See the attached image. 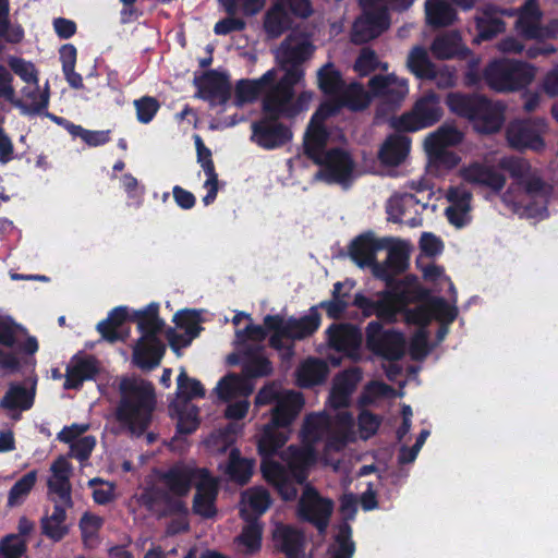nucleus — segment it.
I'll return each instance as SVG.
<instances>
[{
    "label": "nucleus",
    "instance_id": "5701e85b",
    "mask_svg": "<svg viewBox=\"0 0 558 558\" xmlns=\"http://www.w3.org/2000/svg\"><path fill=\"white\" fill-rule=\"evenodd\" d=\"M263 477L270 484L284 501H292L298 496L299 484L289 471L279 462H266L262 468Z\"/></svg>",
    "mask_w": 558,
    "mask_h": 558
},
{
    "label": "nucleus",
    "instance_id": "864d4df0",
    "mask_svg": "<svg viewBox=\"0 0 558 558\" xmlns=\"http://www.w3.org/2000/svg\"><path fill=\"white\" fill-rule=\"evenodd\" d=\"M104 523L99 515L85 512L80 519V530L85 546L94 548L98 545V532Z\"/></svg>",
    "mask_w": 558,
    "mask_h": 558
},
{
    "label": "nucleus",
    "instance_id": "0e129e2a",
    "mask_svg": "<svg viewBox=\"0 0 558 558\" xmlns=\"http://www.w3.org/2000/svg\"><path fill=\"white\" fill-rule=\"evenodd\" d=\"M26 550V541L17 534H8L0 541V558H22Z\"/></svg>",
    "mask_w": 558,
    "mask_h": 558
},
{
    "label": "nucleus",
    "instance_id": "bb28decb",
    "mask_svg": "<svg viewBox=\"0 0 558 558\" xmlns=\"http://www.w3.org/2000/svg\"><path fill=\"white\" fill-rule=\"evenodd\" d=\"M543 15L538 0H525L519 8V19L514 24L515 31L524 39L534 40L541 31Z\"/></svg>",
    "mask_w": 558,
    "mask_h": 558
},
{
    "label": "nucleus",
    "instance_id": "2f4dec72",
    "mask_svg": "<svg viewBox=\"0 0 558 558\" xmlns=\"http://www.w3.org/2000/svg\"><path fill=\"white\" fill-rule=\"evenodd\" d=\"M196 468L174 465L162 472L160 481L166 485L167 492L177 497H185L193 485Z\"/></svg>",
    "mask_w": 558,
    "mask_h": 558
},
{
    "label": "nucleus",
    "instance_id": "a19ab883",
    "mask_svg": "<svg viewBox=\"0 0 558 558\" xmlns=\"http://www.w3.org/2000/svg\"><path fill=\"white\" fill-rule=\"evenodd\" d=\"M35 389L28 390L22 384H11L0 401V407L7 410H29L34 404Z\"/></svg>",
    "mask_w": 558,
    "mask_h": 558
},
{
    "label": "nucleus",
    "instance_id": "09e8293b",
    "mask_svg": "<svg viewBox=\"0 0 558 558\" xmlns=\"http://www.w3.org/2000/svg\"><path fill=\"white\" fill-rule=\"evenodd\" d=\"M410 304H416L413 308L404 306L398 312V316L401 314L404 322L408 325H415L418 328L426 329L432 322V314L429 310L428 301H413Z\"/></svg>",
    "mask_w": 558,
    "mask_h": 558
},
{
    "label": "nucleus",
    "instance_id": "4468645a",
    "mask_svg": "<svg viewBox=\"0 0 558 558\" xmlns=\"http://www.w3.org/2000/svg\"><path fill=\"white\" fill-rule=\"evenodd\" d=\"M368 87L375 97L380 98L376 118H384L398 110L409 93L408 80L398 78L393 74L371 77Z\"/></svg>",
    "mask_w": 558,
    "mask_h": 558
},
{
    "label": "nucleus",
    "instance_id": "72a5a7b5",
    "mask_svg": "<svg viewBox=\"0 0 558 558\" xmlns=\"http://www.w3.org/2000/svg\"><path fill=\"white\" fill-rule=\"evenodd\" d=\"M329 374L327 361L318 357L305 359L296 368V384L301 388H312L326 381Z\"/></svg>",
    "mask_w": 558,
    "mask_h": 558
},
{
    "label": "nucleus",
    "instance_id": "c03bdc74",
    "mask_svg": "<svg viewBox=\"0 0 558 558\" xmlns=\"http://www.w3.org/2000/svg\"><path fill=\"white\" fill-rule=\"evenodd\" d=\"M340 511L342 522L336 536L339 548L331 558H349V492L347 490L345 480L343 481V493L340 498Z\"/></svg>",
    "mask_w": 558,
    "mask_h": 558
},
{
    "label": "nucleus",
    "instance_id": "f704fd0d",
    "mask_svg": "<svg viewBox=\"0 0 558 558\" xmlns=\"http://www.w3.org/2000/svg\"><path fill=\"white\" fill-rule=\"evenodd\" d=\"M400 133L389 135L383 143L378 151V158L383 165L399 166L409 155L411 140Z\"/></svg>",
    "mask_w": 558,
    "mask_h": 558
},
{
    "label": "nucleus",
    "instance_id": "7ed1b4c3",
    "mask_svg": "<svg viewBox=\"0 0 558 558\" xmlns=\"http://www.w3.org/2000/svg\"><path fill=\"white\" fill-rule=\"evenodd\" d=\"M413 301H428L432 320L440 324H452L458 316V308L450 305L441 296H433L428 289L424 288L416 276L408 275L399 280L395 289L381 291L375 296L355 294L351 305L360 308L364 316L375 315L388 324L398 320V312Z\"/></svg>",
    "mask_w": 558,
    "mask_h": 558
},
{
    "label": "nucleus",
    "instance_id": "20e7f679",
    "mask_svg": "<svg viewBox=\"0 0 558 558\" xmlns=\"http://www.w3.org/2000/svg\"><path fill=\"white\" fill-rule=\"evenodd\" d=\"M351 260L360 268H369L374 278L385 282L383 291L395 289L397 277L409 268L410 251L403 241L377 239L368 231L351 241Z\"/></svg>",
    "mask_w": 558,
    "mask_h": 558
},
{
    "label": "nucleus",
    "instance_id": "e433bc0d",
    "mask_svg": "<svg viewBox=\"0 0 558 558\" xmlns=\"http://www.w3.org/2000/svg\"><path fill=\"white\" fill-rule=\"evenodd\" d=\"M276 549L283 553L287 558H302L304 536L290 525H279L274 532Z\"/></svg>",
    "mask_w": 558,
    "mask_h": 558
},
{
    "label": "nucleus",
    "instance_id": "de8ad7c7",
    "mask_svg": "<svg viewBox=\"0 0 558 558\" xmlns=\"http://www.w3.org/2000/svg\"><path fill=\"white\" fill-rule=\"evenodd\" d=\"M464 138L463 133L453 125H442L427 135L424 146L447 148L459 145Z\"/></svg>",
    "mask_w": 558,
    "mask_h": 558
},
{
    "label": "nucleus",
    "instance_id": "cd10ccee",
    "mask_svg": "<svg viewBox=\"0 0 558 558\" xmlns=\"http://www.w3.org/2000/svg\"><path fill=\"white\" fill-rule=\"evenodd\" d=\"M433 56L438 60L465 59L471 50L462 43L461 35L451 31L435 37L430 45Z\"/></svg>",
    "mask_w": 558,
    "mask_h": 558
},
{
    "label": "nucleus",
    "instance_id": "4be33fe9",
    "mask_svg": "<svg viewBox=\"0 0 558 558\" xmlns=\"http://www.w3.org/2000/svg\"><path fill=\"white\" fill-rule=\"evenodd\" d=\"M167 347L160 338H138L132 354V362L142 371L158 367Z\"/></svg>",
    "mask_w": 558,
    "mask_h": 558
},
{
    "label": "nucleus",
    "instance_id": "c756f323",
    "mask_svg": "<svg viewBox=\"0 0 558 558\" xmlns=\"http://www.w3.org/2000/svg\"><path fill=\"white\" fill-rule=\"evenodd\" d=\"M465 181L486 186L495 193L501 192L506 185V177L494 167L480 162L471 163L463 171Z\"/></svg>",
    "mask_w": 558,
    "mask_h": 558
},
{
    "label": "nucleus",
    "instance_id": "338daca9",
    "mask_svg": "<svg viewBox=\"0 0 558 558\" xmlns=\"http://www.w3.org/2000/svg\"><path fill=\"white\" fill-rule=\"evenodd\" d=\"M379 66L380 62L376 52L369 47H364L361 49V52L352 68L360 76H367L375 72Z\"/></svg>",
    "mask_w": 558,
    "mask_h": 558
},
{
    "label": "nucleus",
    "instance_id": "f03ea898",
    "mask_svg": "<svg viewBox=\"0 0 558 558\" xmlns=\"http://www.w3.org/2000/svg\"><path fill=\"white\" fill-rule=\"evenodd\" d=\"M302 446L290 445L280 454L286 469L301 484L307 481L310 470L317 461L316 444L324 441L322 459L325 464L338 468L339 459L332 458L349 444L348 412L332 420L326 413H311L305 417L301 430Z\"/></svg>",
    "mask_w": 558,
    "mask_h": 558
},
{
    "label": "nucleus",
    "instance_id": "774afa93",
    "mask_svg": "<svg viewBox=\"0 0 558 558\" xmlns=\"http://www.w3.org/2000/svg\"><path fill=\"white\" fill-rule=\"evenodd\" d=\"M391 388L378 380H371L367 383L359 397L357 403L360 408H365L373 404L378 398L384 397Z\"/></svg>",
    "mask_w": 558,
    "mask_h": 558
},
{
    "label": "nucleus",
    "instance_id": "b1692460",
    "mask_svg": "<svg viewBox=\"0 0 558 558\" xmlns=\"http://www.w3.org/2000/svg\"><path fill=\"white\" fill-rule=\"evenodd\" d=\"M472 193L461 186H454L448 190L447 199L450 205L446 208L445 215L452 226L462 228L468 223V215L472 208Z\"/></svg>",
    "mask_w": 558,
    "mask_h": 558
},
{
    "label": "nucleus",
    "instance_id": "2eb2a0df",
    "mask_svg": "<svg viewBox=\"0 0 558 558\" xmlns=\"http://www.w3.org/2000/svg\"><path fill=\"white\" fill-rule=\"evenodd\" d=\"M379 322L368 323L366 327V348L375 355L390 362L402 359L405 352V338L402 332L396 330H384Z\"/></svg>",
    "mask_w": 558,
    "mask_h": 558
},
{
    "label": "nucleus",
    "instance_id": "37998d69",
    "mask_svg": "<svg viewBox=\"0 0 558 558\" xmlns=\"http://www.w3.org/2000/svg\"><path fill=\"white\" fill-rule=\"evenodd\" d=\"M434 65L435 63H433L426 48L423 46H414L409 51L407 68L416 78L425 81L426 77L434 76Z\"/></svg>",
    "mask_w": 558,
    "mask_h": 558
},
{
    "label": "nucleus",
    "instance_id": "39448f33",
    "mask_svg": "<svg viewBox=\"0 0 558 558\" xmlns=\"http://www.w3.org/2000/svg\"><path fill=\"white\" fill-rule=\"evenodd\" d=\"M120 401L116 417L137 437L149 427L156 408L155 388L149 381L123 377L119 384Z\"/></svg>",
    "mask_w": 558,
    "mask_h": 558
},
{
    "label": "nucleus",
    "instance_id": "dca6fc26",
    "mask_svg": "<svg viewBox=\"0 0 558 558\" xmlns=\"http://www.w3.org/2000/svg\"><path fill=\"white\" fill-rule=\"evenodd\" d=\"M547 122L543 118L514 120L507 128V140L511 147L542 151L545 148L544 134Z\"/></svg>",
    "mask_w": 558,
    "mask_h": 558
},
{
    "label": "nucleus",
    "instance_id": "680f3d73",
    "mask_svg": "<svg viewBox=\"0 0 558 558\" xmlns=\"http://www.w3.org/2000/svg\"><path fill=\"white\" fill-rule=\"evenodd\" d=\"M8 64L11 71L20 76L23 82L32 85H37L39 82L38 70L33 62L26 61L23 58L11 57Z\"/></svg>",
    "mask_w": 558,
    "mask_h": 558
},
{
    "label": "nucleus",
    "instance_id": "0eeeda50",
    "mask_svg": "<svg viewBox=\"0 0 558 558\" xmlns=\"http://www.w3.org/2000/svg\"><path fill=\"white\" fill-rule=\"evenodd\" d=\"M446 105L452 113L470 120L482 134L497 133L505 121L504 107L478 94L450 92Z\"/></svg>",
    "mask_w": 558,
    "mask_h": 558
},
{
    "label": "nucleus",
    "instance_id": "6ab92c4d",
    "mask_svg": "<svg viewBox=\"0 0 558 558\" xmlns=\"http://www.w3.org/2000/svg\"><path fill=\"white\" fill-rule=\"evenodd\" d=\"M198 96L211 106L226 105L231 97V84L226 73L205 72L198 81Z\"/></svg>",
    "mask_w": 558,
    "mask_h": 558
},
{
    "label": "nucleus",
    "instance_id": "423d86ee",
    "mask_svg": "<svg viewBox=\"0 0 558 558\" xmlns=\"http://www.w3.org/2000/svg\"><path fill=\"white\" fill-rule=\"evenodd\" d=\"M266 325L272 330L268 345L280 352L282 360L290 361L295 354L294 342L313 337L320 328L322 315L316 307L311 306L308 312L300 317L284 318L280 314H268Z\"/></svg>",
    "mask_w": 558,
    "mask_h": 558
},
{
    "label": "nucleus",
    "instance_id": "ea45409f",
    "mask_svg": "<svg viewBox=\"0 0 558 558\" xmlns=\"http://www.w3.org/2000/svg\"><path fill=\"white\" fill-rule=\"evenodd\" d=\"M169 411L172 416H175L177 434L191 435L199 425L198 409L195 405H185V402H171Z\"/></svg>",
    "mask_w": 558,
    "mask_h": 558
},
{
    "label": "nucleus",
    "instance_id": "4c0bfd02",
    "mask_svg": "<svg viewBox=\"0 0 558 558\" xmlns=\"http://www.w3.org/2000/svg\"><path fill=\"white\" fill-rule=\"evenodd\" d=\"M426 23L433 28L452 25L457 19V11L445 0H427L425 2Z\"/></svg>",
    "mask_w": 558,
    "mask_h": 558
},
{
    "label": "nucleus",
    "instance_id": "9d476101",
    "mask_svg": "<svg viewBox=\"0 0 558 558\" xmlns=\"http://www.w3.org/2000/svg\"><path fill=\"white\" fill-rule=\"evenodd\" d=\"M534 65L514 59H497L484 70L487 85L496 92H514L530 85L535 77Z\"/></svg>",
    "mask_w": 558,
    "mask_h": 558
},
{
    "label": "nucleus",
    "instance_id": "ddd939ff",
    "mask_svg": "<svg viewBox=\"0 0 558 558\" xmlns=\"http://www.w3.org/2000/svg\"><path fill=\"white\" fill-rule=\"evenodd\" d=\"M300 74L291 72L288 75H282L275 88L267 96V99L272 102L282 113L286 119H294L301 112L305 111L312 98L310 92H302L295 96V86L302 81Z\"/></svg>",
    "mask_w": 558,
    "mask_h": 558
},
{
    "label": "nucleus",
    "instance_id": "6e6552de",
    "mask_svg": "<svg viewBox=\"0 0 558 558\" xmlns=\"http://www.w3.org/2000/svg\"><path fill=\"white\" fill-rule=\"evenodd\" d=\"M262 117L251 123L250 141L264 150H276L293 140L290 125L283 123V113L267 98L260 100Z\"/></svg>",
    "mask_w": 558,
    "mask_h": 558
},
{
    "label": "nucleus",
    "instance_id": "412c9836",
    "mask_svg": "<svg viewBox=\"0 0 558 558\" xmlns=\"http://www.w3.org/2000/svg\"><path fill=\"white\" fill-rule=\"evenodd\" d=\"M312 45L308 41H300L292 45L290 40L284 39L279 48L277 59L281 70L284 71L283 75L291 72L300 74V78L304 77V70L302 64L311 57Z\"/></svg>",
    "mask_w": 558,
    "mask_h": 558
},
{
    "label": "nucleus",
    "instance_id": "8fccbe9b",
    "mask_svg": "<svg viewBox=\"0 0 558 558\" xmlns=\"http://www.w3.org/2000/svg\"><path fill=\"white\" fill-rule=\"evenodd\" d=\"M216 390L220 399L230 400L240 393H248L251 387L244 378L235 374H228L218 381Z\"/></svg>",
    "mask_w": 558,
    "mask_h": 558
},
{
    "label": "nucleus",
    "instance_id": "6e6d98bb",
    "mask_svg": "<svg viewBox=\"0 0 558 558\" xmlns=\"http://www.w3.org/2000/svg\"><path fill=\"white\" fill-rule=\"evenodd\" d=\"M37 481V472L31 471L17 480L11 487L8 496V505L16 506L28 496Z\"/></svg>",
    "mask_w": 558,
    "mask_h": 558
},
{
    "label": "nucleus",
    "instance_id": "c9c22d12",
    "mask_svg": "<svg viewBox=\"0 0 558 558\" xmlns=\"http://www.w3.org/2000/svg\"><path fill=\"white\" fill-rule=\"evenodd\" d=\"M329 411H324L332 420L340 413H349V368L342 369L332 380V388L329 393Z\"/></svg>",
    "mask_w": 558,
    "mask_h": 558
},
{
    "label": "nucleus",
    "instance_id": "603ef678",
    "mask_svg": "<svg viewBox=\"0 0 558 558\" xmlns=\"http://www.w3.org/2000/svg\"><path fill=\"white\" fill-rule=\"evenodd\" d=\"M243 363V373L248 378L266 377L272 374L274 367L270 360L255 352H248Z\"/></svg>",
    "mask_w": 558,
    "mask_h": 558
},
{
    "label": "nucleus",
    "instance_id": "a18cd8bd",
    "mask_svg": "<svg viewBox=\"0 0 558 558\" xmlns=\"http://www.w3.org/2000/svg\"><path fill=\"white\" fill-rule=\"evenodd\" d=\"M227 473L231 480L244 485L251 480L253 474V461L242 458L238 448H231Z\"/></svg>",
    "mask_w": 558,
    "mask_h": 558
},
{
    "label": "nucleus",
    "instance_id": "052dcab7",
    "mask_svg": "<svg viewBox=\"0 0 558 558\" xmlns=\"http://www.w3.org/2000/svg\"><path fill=\"white\" fill-rule=\"evenodd\" d=\"M255 515H262L271 505L269 492L264 487L250 488L243 496Z\"/></svg>",
    "mask_w": 558,
    "mask_h": 558
},
{
    "label": "nucleus",
    "instance_id": "bf43d9fd",
    "mask_svg": "<svg viewBox=\"0 0 558 558\" xmlns=\"http://www.w3.org/2000/svg\"><path fill=\"white\" fill-rule=\"evenodd\" d=\"M383 422V416L372 411L361 408L357 415V427L360 437L363 440L372 438L378 432Z\"/></svg>",
    "mask_w": 558,
    "mask_h": 558
},
{
    "label": "nucleus",
    "instance_id": "7c9ffc66",
    "mask_svg": "<svg viewBox=\"0 0 558 558\" xmlns=\"http://www.w3.org/2000/svg\"><path fill=\"white\" fill-rule=\"evenodd\" d=\"M289 439L288 430H280L265 425L257 440V451L260 456V469L266 462H277L274 458Z\"/></svg>",
    "mask_w": 558,
    "mask_h": 558
},
{
    "label": "nucleus",
    "instance_id": "c85d7f7f",
    "mask_svg": "<svg viewBox=\"0 0 558 558\" xmlns=\"http://www.w3.org/2000/svg\"><path fill=\"white\" fill-rule=\"evenodd\" d=\"M159 303L151 302L144 308L133 311L130 320L135 323L141 332L140 338H159L166 324L159 316Z\"/></svg>",
    "mask_w": 558,
    "mask_h": 558
},
{
    "label": "nucleus",
    "instance_id": "f257e3e1",
    "mask_svg": "<svg viewBox=\"0 0 558 558\" xmlns=\"http://www.w3.org/2000/svg\"><path fill=\"white\" fill-rule=\"evenodd\" d=\"M317 85L328 97L312 114L303 136L304 155L320 169L315 180L327 184L349 185V151L342 148L327 149L330 132L325 122L336 117L341 109L349 108V85L332 62L317 71Z\"/></svg>",
    "mask_w": 558,
    "mask_h": 558
},
{
    "label": "nucleus",
    "instance_id": "4d7b16f0",
    "mask_svg": "<svg viewBox=\"0 0 558 558\" xmlns=\"http://www.w3.org/2000/svg\"><path fill=\"white\" fill-rule=\"evenodd\" d=\"M228 15L242 13L244 16H254L265 7L266 0H219Z\"/></svg>",
    "mask_w": 558,
    "mask_h": 558
},
{
    "label": "nucleus",
    "instance_id": "5fc2aeb1",
    "mask_svg": "<svg viewBox=\"0 0 558 558\" xmlns=\"http://www.w3.org/2000/svg\"><path fill=\"white\" fill-rule=\"evenodd\" d=\"M9 14V0H0V37L7 43L19 44L24 37V31L21 26H11Z\"/></svg>",
    "mask_w": 558,
    "mask_h": 558
},
{
    "label": "nucleus",
    "instance_id": "aec40b11",
    "mask_svg": "<svg viewBox=\"0 0 558 558\" xmlns=\"http://www.w3.org/2000/svg\"><path fill=\"white\" fill-rule=\"evenodd\" d=\"M13 76L10 71L0 64V98H4L15 108L20 109L23 116H33L40 113L44 109L49 107L50 92L49 87L40 95V100L34 104H27L15 96L14 87L12 86Z\"/></svg>",
    "mask_w": 558,
    "mask_h": 558
},
{
    "label": "nucleus",
    "instance_id": "473e14b6",
    "mask_svg": "<svg viewBox=\"0 0 558 558\" xmlns=\"http://www.w3.org/2000/svg\"><path fill=\"white\" fill-rule=\"evenodd\" d=\"M73 365L66 367L64 389H80L85 380H90L99 373L98 362L95 356H74Z\"/></svg>",
    "mask_w": 558,
    "mask_h": 558
},
{
    "label": "nucleus",
    "instance_id": "1a4fd4ad",
    "mask_svg": "<svg viewBox=\"0 0 558 558\" xmlns=\"http://www.w3.org/2000/svg\"><path fill=\"white\" fill-rule=\"evenodd\" d=\"M445 114L439 94L427 90L420 95L409 111L391 117L390 126L397 132H417L436 125Z\"/></svg>",
    "mask_w": 558,
    "mask_h": 558
},
{
    "label": "nucleus",
    "instance_id": "e2e57ef3",
    "mask_svg": "<svg viewBox=\"0 0 558 558\" xmlns=\"http://www.w3.org/2000/svg\"><path fill=\"white\" fill-rule=\"evenodd\" d=\"M136 110V119L140 123L148 124L160 109V102L153 96H143L133 101Z\"/></svg>",
    "mask_w": 558,
    "mask_h": 558
},
{
    "label": "nucleus",
    "instance_id": "79ce46f5",
    "mask_svg": "<svg viewBox=\"0 0 558 558\" xmlns=\"http://www.w3.org/2000/svg\"><path fill=\"white\" fill-rule=\"evenodd\" d=\"M65 507V505L54 501L51 515L41 519L43 534L54 542L61 541L69 532L63 524L66 519Z\"/></svg>",
    "mask_w": 558,
    "mask_h": 558
},
{
    "label": "nucleus",
    "instance_id": "f8f14e48",
    "mask_svg": "<svg viewBox=\"0 0 558 558\" xmlns=\"http://www.w3.org/2000/svg\"><path fill=\"white\" fill-rule=\"evenodd\" d=\"M498 166L527 196L547 198L551 194V185L545 182L541 171L533 168L527 159L517 156L504 157Z\"/></svg>",
    "mask_w": 558,
    "mask_h": 558
},
{
    "label": "nucleus",
    "instance_id": "393cba45",
    "mask_svg": "<svg viewBox=\"0 0 558 558\" xmlns=\"http://www.w3.org/2000/svg\"><path fill=\"white\" fill-rule=\"evenodd\" d=\"M304 404V400L299 392L289 391L278 399L272 410L270 422L267 424L274 428H288L298 416Z\"/></svg>",
    "mask_w": 558,
    "mask_h": 558
},
{
    "label": "nucleus",
    "instance_id": "13d9d810",
    "mask_svg": "<svg viewBox=\"0 0 558 558\" xmlns=\"http://www.w3.org/2000/svg\"><path fill=\"white\" fill-rule=\"evenodd\" d=\"M201 314L196 310H181L178 311L173 316V323L180 329H183L185 333L192 337H198L203 327L201 326Z\"/></svg>",
    "mask_w": 558,
    "mask_h": 558
},
{
    "label": "nucleus",
    "instance_id": "a211bd4d",
    "mask_svg": "<svg viewBox=\"0 0 558 558\" xmlns=\"http://www.w3.org/2000/svg\"><path fill=\"white\" fill-rule=\"evenodd\" d=\"M278 70L269 69L258 78H242L235 84V105L253 104L266 99L278 82Z\"/></svg>",
    "mask_w": 558,
    "mask_h": 558
},
{
    "label": "nucleus",
    "instance_id": "49530a36",
    "mask_svg": "<svg viewBox=\"0 0 558 558\" xmlns=\"http://www.w3.org/2000/svg\"><path fill=\"white\" fill-rule=\"evenodd\" d=\"M205 389L202 383L195 378L189 377L184 368H181L177 378V397L174 402H185L191 405L190 401L195 398H203Z\"/></svg>",
    "mask_w": 558,
    "mask_h": 558
},
{
    "label": "nucleus",
    "instance_id": "f3484780",
    "mask_svg": "<svg viewBox=\"0 0 558 558\" xmlns=\"http://www.w3.org/2000/svg\"><path fill=\"white\" fill-rule=\"evenodd\" d=\"M333 501L323 498L318 492L306 486L298 504V517L303 522H308L316 527L319 535L324 536L333 512Z\"/></svg>",
    "mask_w": 558,
    "mask_h": 558
},
{
    "label": "nucleus",
    "instance_id": "a878e982",
    "mask_svg": "<svg viewBox=\"0 0 558 558\" xmlns=\"http://www.w3.org/2000/svg\"><path fill=\"white\" fill-rule=\"evenodd\" d=\"M480 15H476L475 28L477 35L476 43L492 40L506 31V22L498 16L497 5L488 3L478 9Z\"/></svg>",
    "mask_w": 558,
    "mask_h": 558
},
{
    "label": "nucleus",
    "instance_id": "9b49d317",
    "mask_svg": "<svg viewBox=\"0 0 558 558\" xmlns=\"http://www.w3.org/2000/svg\"><path fill=\"white\" fill-rule=\"evenodd\" d=\"M362 14L351 23V43L365 44L390 26L389 9L380 0H357Z\"/></svg>",
    "mask_w": 558,
    "mask_h": 558
},
{
    "label": "nucleus",
    "instance_id": "69168bd1",
    "mask_svg": "<svg viewBox=\"0 0 558 558\" xmlns=\"http://www.w3.org/2000/svg\"><path fill=\"white\" fill-rule=\"evenodd\" d=\"M193 484L196 488V494L202 496H218V481L213 476L210 471L206 468H196L195 478Z\"/></svg>",
    "mask_w": 558,
    "mask_h": 558
},
{
    "label": "nucleus",
    "instance_id": "3c124183",
    "mask_svg": "<svg viewBox=\"0 0 558 558\" xmlns=\"http://www.w3.org/2000/svg\"><path fill=\"white\" fill-rule=\"evenodd\" d=\"M327 342L330 349L349 356V323L331 324L327 330Z\"/></svg>",
    "mask_w": 558,
    "mask_h": 558
},
{
    "label": "nucleus",
    "instance_id": "58836bf2",
    "mask_svg": "<svg viewBox=\"0 0 558 558\" xmlns=\"http://www.w3.org/2000/svg\"><path fill=\"white\" fill-rule=\"evenodd\" d=\"M291 27V19L282 2L274 3L265 14L264 29L268 37L278 38Z\"/></svg>",
    "mask_w": 558,
    "mask_h": 558
}]
</instances>
